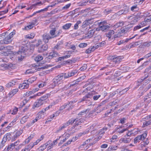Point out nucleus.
I'll list each match as a JSON object with an SVG mask.
<instances>
[{"label": "nucleus", "mask_w": 151, "mask_h": 151, "mask_svg": "<svg viewBox=\"0 0 151 151\" xmlns=\"http://www.w3.org/2000/svg\"><path fill=\"white\" fill-rule=\"evenodd\" d=\"M65 73L60 74L56 76L53 80V83H52L54 87L59 85L61 83V80L63 78H66V76H65Z\"/></svg>", "instance_id": "nucleus-1"}, {"label": "nucleus", "mask_w": 151, "mask_h": 151, "mask_svg": "<svg viewBox=\"0 0 151 151\" xmlns=\"http://www.w3.org/2000/svg\"><path fill=\"white\" fill-rule=\"evenodd\" d=\"M15 34V31H13L9 34L3 40L0 41V43L1 44H8L11 43L12 41V38Z\"/></svg>", "instance_id": "nucleus-2"}, {"label": "nucleus", "mask_w": 151, "mask_h": 151, "mask_svg": "<svg viewBox=\"0 0 151 151\" xmlns=\"http://www.w3.org/2000/svg\"><path fill=\"white\" fill-rule=\"evenodd\" d=\"M147 131H145L142 134L138 135L134 138V143L136 144L139 143L140 141L144 140L147 137Z\"/></svg>", "instance_id": "nucleus-3"}, {"label": "nucleus", "mask_w": 151, "mask_h": 151, "mask_svg": "<svg viewBox=\"0 0 151 151\" xmlns=\"http://www.w3.org/2000/svg\"><path fill=\"white\" fill-rule=\"evenodd\" d=\"M140 18L139 15H134L127 17V19L129 20L132 24H134L136 23L139 19Z\"/></svg>", "instance_id": "nucleus-4"}, {"label": "nucleus", "mask_w": 151, "mask_h": 151, "mask_svg": "<svg viewBox=\"0 0 151 151\" xmlns=\"http://www.w3.org/2000/svg\"><path fill=\"white\" fill-rule=\"evenodd\" d=\"M25 50L24 48H21L17 52L15 53V54L17 56L19 60H21L24 58L25 55Z\"/></svg>", "instance_id": "nucleus-5"}, {"label": "nucleus", "mask_w": 151, "mask_h": 151, "mask_svg": "<svg viewBox=\"0 0 151 151\" xmlns=\"http://www.w3.org/2000/svg\"><path fill=\"white\" fill-rule=\"evenodd\" d=\"M42 111H40L39 113L35 118L30 121V122L27 123L26 124V126L28 127H29L32 125L35 122H37L38 120L42 118Z\"/></svg>", "instance_id": "nucleus-6"}, {"label": "nucleus", "mask_w": 151, "mask_h": 151, "mask_svg": "<svg viewBox=\"0 0 151 151\" xmlns=\"http://www.w3.org/2000/svg\"><path fill=\"white\" fill-rule=\"evenodd\" d=\"M83 122V121H81L80 120V119H72L69 120L66 123L64 124L66 125L67 127L74 122H75V124L76 125H78L80 124V123L82 122Z\"/></svg>", "instance_id": "nucleus-7"}, {"label": "nucleus", "mask_w": 151, "mask_h": 151, "mask_svg": "<svg viewBox=\"0 0 151 151\" xmlns=\"http://www.w3.org/2000/svg\"><path fill=\"white\" fill-rule=\"evenodd\" d=\"M109 60L114 62L119 63L123 58V56H110L109 57Z\"/></svg>", "instance_id": "nucleus-8"}, {"label": "nucleus", "mask_w": 151, "mask_h": 151, "mask_svg": "<svg viewBox=\"0 0 151 151\" xmlns=\"http://www.w3.org/2000/svg\"><path fill=\"white\" fill-rule=\"evenodd\" d=\"M63 1H57V3H55L54 4H53L51 5H49L47 7L45 8V9H43L40 10L38 11H37L36 12H34L32 15H31V16H33L34 15H35L36 13H39L40 12H43V11H46L47 10L48 8L50 7H52L53 6H55V5L58 4L59 3L62 2Z\"/></svg>", "instance_id": "nucleus-9"}, {"label": "nucleus", "mask_w": 151, "mask_h": 151, "mask_svg": "<svg viewBox=\"0 0 151 151\" xmlns=\"http://www.w3.org/2000/svg\"><path fill=\"white\" fill-rule=\"evenodd\" d=\"M73 101H70L69 103L67 104H65L64 105L61 106L60 109V110H62L66 107L68 108V110H70L71 109L73 108Z\"/></svg>", "instance_id": "nucleus-10"}, {"label": "nucleus", "mask_w": 151, "mask_h": 151, "mask_svg": "<svg viewBox=\"0 0 151 151\" xmlns=\"http://www.w3.org/2000/svg\"><path fill=\"white\" fill-rule=\"evenodd\" d=\"M100 30L102 31H104L108 28L109 26L107 25L106 22L104 21L101 22L99 24Z\"/></svg>", "instance_id": "nucleus-11"}, {"label": "nucleus", "mask_w": 151, "mask_h": 151, "mask_svg": "<svg viewBox=\"0 0 151 151\" xmlns=\"http://www.w3.org/2000/svg\"><path fill=\"white\" fill-rule=\"evenodd\" d=\"M42 37L43 41L45 43H47L49 40L52 39V37H51L50 35L47 33L44 34L42 35Z\"/></svg>", "instance_id": "nucleus-12"}, {"label": "nucleus", "mask_w": 151, "mask_h": 151, "mask_svg": "<svg viewBox=\"0 0 151 151\" xmlns=\"http://www.w3.org/2000/svg\"><path fill=\"white\" fill-rule=\"evenodd\" d=\"M73 133V132H72L68 130L66 132H65L63 135V136L64 137L65 139H64L63 140H62L61 142L62 143L65 142V140L69 137L70 134H71L72 133Z\"/></svg>", "instance_id": "nucleus-13"}, {"label": "nucleus", "mask_w": 151, "mask_h": 151, "mask_svg": "<svg viewBox=\"0 0 151 151\" xmlns=\"http://www.w3.org/2000/svg\"><path fill=\"white\" fill-rule=\"evenodd\" d=\"M20 141L19 140L15 142L14 143H12L9 145L7 147V149L9 150L11 149H13L16 146L18 145Z\"/></svg>", "instance_id": "nucleus-14"}, {"label": "nucleus", "mask_w": 151, "mask_h": 151, "mask_svg": "<svg viewBox=\"0 0 151 151\" xmlns=\"http://www.w3.org/2000/svg\"><path fill=\"white\" fill-rule=\"evenodd\" d=\"M29 87V85L28 83L25 82V80L24 81L23 83L20 84L19 86V88L21 89H27Z\"/></svg>", "instance_id": "nucleus-15"}, {"label": "nucleus", "mask_w": 151, "mask_h": 151, "mask_svg": "<svg viewBox=\"0 0 151 151\" xmlns=\"http://www.w3.org/2000/svg\"><path fill=\"white\" fill-rule=\"evenodd\" d=\"M77 72V70H75L72 71L70 72H69L68 73H65V76H66V78L75 75Z\"/></svg>", "instance_id": "nucleus-16"}, {"label": "nucleus", "mask_w": 151, "mask_h": 151, "mask_svg": "<svg viewBox=\"0 0 151 151\" xmlns=\"http://www.w3.org/2000/svg\"><path fill=\"white\" fill-rule=\"evenodd\" d=\"M146 119H151V114L147 116H146ZM150 124H151V119L148 121H145L143 123V125L144 127L147 126Z\"/></svg>", "instance_id": "nucleus-17"}, {"label": "nucleus", "mask_w": 151, "mask_h": 151, "mask_svg": "<svg viewBox=\"0 0 151 151\" xmlns=\"http://www.w3.org/2000/svg\"><path fill=\"white\" fill-rule=\"evenodd\" d=\"M44 103L40 99L37 101L35 102L33 105V107L35 108V107H38L42 105Z\"/></svg>", "instance_id": "nucleus-18"}, {"label": "nucleus", "mask_w": 151, "mask_h": 151, "mask_svg": "<svg viewBox=\"0 0 151 151\" xmlns=\"http://www.w3.org/2000/svg\"><path fill=\"white\" fill-rule=\"evenodd\" d=\"M48 46L46 44H44L38 48V51L39 52H41L46 50L48 48Z\"/></svg>", "instance_id": "nucleus-19"}, {"label": "nucleus", "mask_w": 151, "mask_h": 151, "mask_svg": "<svg viewBox=\"0 0 151 151\" xmlns=\"http://www.w3.org/2000/svg\"><path fill=\"white\" fill-rule=\"evenodd\" d=\"M18 91V89L17 88L15 89L12 90L8 94L9 97L11 98Z\"/></svg>", "instance_id": "nucleus-20"}, {"label": "nucleus", "mask_w": 151, "mask_h": 151, "mask_svg": "<svg viewBox=\"0 0 151 151\" xmlns=\"http://www.w3.org/2000/svg\"><path fill=\"white\" fill-rule=\"evenodd\" d=\"M56 31V29L55 28H54L51 30L50 32V36L52 37V38L57 37V35H56V33L55 32Z\"/></svg>", "instance_id": "nucleus-21"}, {"label": "nucleus", "mask_w": 151, "mask_h": 151, "mask_svg": "<svg viewBox=\"0 0 151 151\" xmlns=\"http://www.w3.org/2000/svg\"><path fill=\"white\" fill-rule=\"evenodd\" d=\"M51 94V93L46 94L41 97L39 99L44 103L45 102V101L50 96Z\"/></svg>", "instance_id": "nucleus-22"}, {"label": "nucleus", "mask_w": 151, "mask_h": 151, "mask_svg": "<svg viewBox=\"0 0 151 151\" xmlns=\"http://www.w3.org/2000/svg\"><path fill=\"white\" fill-rule=\"evenodd\" d=\"M59 55L58 53L55 52H52L49 54L48 56L49 59L52 58L54 57H56L59 56Z\"/></svg>", "instance_id": "nucleus-23"}, {"label": "nucleus", "mask_w": 151, "mask_h": 151, "mask_svg": "<svg viewBox=\"0 0 151 151\" xmlns=\"http://www.w3.org/2000/svg\"><path fill=\"white\" fill-rule=\"evenodd\" d=\"M36 78L35 77L31 78L27 80H25V82L28 83L29 85V84L32 83L36 80Z\"/></svg>", "instance_id": "nucleus-24"}, {"label": "nucleus", "mask_w": 151, "mask_h": 151, "mask_svg": "<svg viewBox=\"0 0 151 151\" xmlns=\"http://www.w3.org/2000/svg\"><path fill=\"white\" fill-rule=\"evenodd\" d=\"M13 49V47L12 46H9L6 47H4L3 50L6 52V53H9L8 52H9Z\"/></svg>", "instance_id": "nucleus-25"}, {"label": "nucleus", "mask_w": 151, "mask_h": 151, "mask_svg": "<svg viewBox=\"0 0 151 151\" xmlns=\"http://www.w3.org/2000/svg\"><path fill=\"white\" fill-rule=\"evenodd\" d=\"M124 24L123 21L119 22L115 24L113 27V29H115L119 27H122L123 25Z\"/></svg>", "instance_id": "nucleus-26"}, {"label": "nucleus", "mask_w": 151, "mask_h": 151, "mask_svg": "<svg viewBox=\"0 0 151 151\" xmlns=\"http://www.w3.org/2000/svg\"><path fill=\"white\" fill-rule=\"evenodd\" d=\"M22 130H18L17 131L13 137V140H15L22 133Z\"/></svg>", "instance_id": "nucleus-27"}, {"label": "nucleus", "mask_w": 151, "mask_h": 151, "mask_svg": "<svg viewBox=\"0 0 151 151\" xmlns=\"http://www.w3.org/2000/svg\"><path fill=\"white\" fill-rule=\"evenodd\" d=\"M66 127V125L64 124H63L61 125L59 128L57 129L55 132L56 133H58L59 132H61Z\"/></svg>", "instance_id": "nucleus-28"}, {"label": "nucleus", "mask_w": 151, "mask_h": 151, "mask_svg": "<svg viewBox=\"0 0 151 151\" xmlns=\"http://www.w3.org/2000/svg\"><path fill=\"white\" fill-rule=\"evenodd\" d=\"M34 25V23H31L29 25L25 27L23 29V30H29L32 28Z\"/></svg>", "instance_id": "nucleus-29"}, {"label": "nucleus", "mask_w": 151, "mask_h": 151, "mask_svg": "<svg viewBox=\"0 0 151 151\" xmlns=\"http://www.w3.org/2000/svg\"><path fill=\"white\" fill-rule=\"evenodd\" d=\"M34 135L33 134H31L27 139H26L24 140V142L25 144H27L29 143L31 139L34 137Z\"/></svg>", "instance_id": "nucleus-30"}, {"label": "nucleus", "mask_w": 151, "mask_h": 151, "mask_svg": "<svg viewBox=\"0 0 151 151\" xmlns=\"http://www.w3.org/2000/svg\"><path fill=\"white\" fill-rule=\"evenodd\" d=\"M16 83V82L15 81H12L9 83H7L6 85V86L7 88H9L15 85Z\"/></svg>", "instance_id": "nucleus-31"}, {"label": "nucleus", "mask_w": 151, "mask_h": 151, "mask_svg": "<svg viewBox=\"0 0 151 151\" xmlns=\"http://www.w3.org/2000/svg\"><path fill=\"white\" fill-rule=\"evenodd\" d=\"M92 93H89L84 96L82 99V100L83 101L87 100L88 98H91L92 97Z\"/></svg>", "instance_id": "nucleus-32"}, {"label": "nucleus", "mask_w": 151, "mask_h": 151, "mask_svg": "<svg viewBox=\"0 0 151 151\" xmlns=\"http://www.w3.org/2000/svg\"><path fill=\"white\" fill-rule=\"evenodd\" d=\"M92 93H89L84 96L82 99V100L83 101L87 100L88 98H91L92 97Z\"/></svg>", "instance_id": "nucleus-33"}, {"label": "nucleus", "mask_w": 151, "mask_h": 151, "mask_svg": "<svg viewBox=\"0 0 151 151\" xmlns=\"http://www.w3.org/2000/svg\"><path fill=\"white\" fill-rule=\"evenodd\" d=\"M92 93H89L84 96L82 99V100L83 101L87 100L88 98H91L92 97Z\"/></svg>", "instance_id": "nucleus-34"}, {"label": "nucleus", "mask_w": 151, "mask_h": 151, "mask_svg": "<svg viewBox=\"0 0 151 151\" xmlns=\"http://www.w3.org/2000/svg\"><path fill=\"white\" fill-rule=\"evenodd\" d=\"M92 93H89L84 96L82 99V100L83 101L87 100L88 98H91L92 97Z\"/></svg>", "instance_id": "nucleus-35"}, {"label": "nucleus", "mask_w": 151, "mask_h": 151, "mask_svg": "<svg viewBox=\"0 0 151 151\" xmlns=\"http://www.w3.org/2000/svg\"><path fill=\"white\" fill-rule=\"evenodd\" d=\"M117 146H110L108 148V150L109 151H114L117 150Z\"/></svg>", "instance_id": "nucleus-36"}, {"label": "nucleus", "mask_w": 151, "mask_h": 151, "mask_svg": "<svg viewBox=\"0 0 151 151\" xmlns=\"http://www.w3.org/2000/svg\"><path fill=\"white\" fill-rule=\"evenodd\" d=\"M34 69L33 68L32 69H30L27 70L25 72L26 74H29L30 73H34L35 72H36L37 71L36 69L34 68L35 70H34Z\"/></svg>", "instance_id": "nucleus-37"}, {"label": "nucleus", "mask_w": 151, "mask_h": 151, "mask_svg": "<svg viewBox=\"0 0 151 151\" xmlns=\"http://www.w3.org/2000/svg\"><path fill=\"white\" fill-rule=\"evenodd\" d=\"M114 32L113 30H111L107 34L106 36L109 38V39H110L114 33Z\"/></svg>", "instance_id": "nucleus-38"}, {"label": "nucleus", "mask_w": 151, "mask_h": 151, "mask_svg": "<svg viewBox=\"0 0 151 151\" xmlns=\"http://www.w3.org/2000/svg\"><path fill=\"white\" fill-rule=\"evenodd\" d=\"M28 117L27 116H24L20 120V122L21 124H23L26 122L27 119L28 118Z\"/></svg>", "instance_id": "nucleus-39"}, {"label": "nucleus", "mask_w": 151, "mask_h": 151, "mask_svg": "<svg viewBox=\"0 0 151 151\" xmlns=\"http://www.w3.org/2000/svg\"><path fill=\"white\" fill-rule=\"evenodd\" d=\"M121 141L124 142V143H126L129 142L131 141V139L130 138H122Z\"/></svg>", "instance_id": "nucleus-40"}, {"label": "nucleus", "mask_w": 151, "mask_h": 151, "mask_svg": "<svg viewBox=\"0 0 151 151\" xmlns=\"http://www.w3.org/2000/svg\"><path fill=\"white\" fill-rule=\"evenodd\" d=\"M71 25V23H67L63 26V28L65 29H67L70 28Z\"/></svg>", "instance_id": "nucleus-41"}, {"label": "nucleus", "mask_w": 151, "mask_h": 151, "mask_svg": "<svg viewBox=\"0 0 151 151\" xmlns=\"http://www.w3.org/2000/svg\"><path fill=\"white\" fill-rule=\"evenodd\" d=\"M43 59L42 56L41 55H38L35 58V60L37 62H39Z\"/></svg>", "instance_id": "nucleus-42"}, {"label": "nucleus", "mask_w": 151, "mask_h": 151, "mask_svg": "<svg viewBox=\"0 0 151 151\" xmlns=\"http://www.w3.org/2000/svg\"><path fill=\"white\" fill-rule=\"evenodd\" d=\"M35 36L34 33H31L29 34H28L26 36V37L27 38L33 39Z\"/></svg>", "instance_id": "nucleus-43"}, {"label": "nucleus", "mask_w": 151, "mask_h": 151, "mask_svg": "<svg viewBox=\"0 0 151 151\" xmlns=\"http://www.w3.org/2000/svg\"><path fill=\"white\" fill-rule=\"evenodd\" d=\"M101 44V43H97L95 44L94 46H92L93 49H94V50H95L96 49L98 48L99 47L102 46V45Z\"/></svg>", "instance_id": "nucleus-44"}, {"label": "nucleus", "mask_w": 151, "mask_h": 151, "mask_svg": "<svg viewBox=\"0 0 151 151\" xmlns=\"http://www.w3.org/2000/svg\"><path fill=\"white\" fill-rule=\"evenodd\" d=\"M147 20H145L144 21L140 23V25L141 27H143L148 24V21Z\"/></svg>", "instance_id": "nucleus-45"}, {"label": "nucleus", "mask_w": 151, "mask_h": 151, "mask_svg": "<svg viewBox=\"0 0 151 151\" xmlns=\"http://www.w3.org/2000/svg\"><path fill=\"white\" fill-rule=\"evenodd\" d=\"M48 144L46 143L45 145H44L40 147L39 148V151H42L44 150L46 148V146Z\"/></svg>", "instance_id": "nucleus-46"}, {"label": "nucleus", "mask_w": 151, "mask_h": 151, "mask_svg": "<svg viewBox=\"0 0 151 151\" xmlns=\"http://www.w3.org/2000/svg\"><path fill=\"white\" fill-rule=\"evenodd\" d=\"M94 51V49H93L92 47H91L86 50V53L88 54L91 53L92 52H93Z\"/></svg>", "instance_id": "nucleus-47"}, {"label": "nucleus", "mask_w": 151, "mask_h": 151, "mask_svg": "<svg viewBox=\"0 0 151 151\" xmlns=\"http://www.w3.org/2000/svg\"><path fill=\"white\" fill-rule=\"evenodd\" d=\"M81 23V21H78L75 24L74 26V29H77L78 28V25Z\"/></svg>", "instance_id": "nucleus-48"}, {"label": "nucleus", "mask_w": 151, "mask_h": 151, "mask_svg": "<svg viewBox=\"0 0 151 151\" xmlns=\"http://www.w3.org/2000/svg\"><path fill=\"white\" fill-rule=\"evenodd\" d=\"M8 140H9L11 139L12 136L11 134L10 133H7L4 135Z\"/></svg>", "instance_id": "nucleus-49"}, {"label": "nucleus", "mask_w": 151, "mask_h": 151, "mask_svg": "<svg viewBox=\"0 0 151 151\" xmlns=\"http://www.w3.org/2000/svg\"><path fill=\"white\" fill-rule=\"evenodd\" d=\"M25 147L30 150L33 147V145L32 142H31L29 144L25 146Z\"/></svg>", "instance_id": "nucleus-50"}, {"label": "nucleus", "mask_w": 151, "mask_h": 151, "mask_svg": "<svg viewBox=\"0 0 151 151\" xmlns=\"http://www.w3.org/2000/svg\"><path fill=\"white\" fill-rule=\"evenodd\" d=\"M139 45L138 42H136L133 43V44H130V48H132L134 47Z\"/></svg>", "instance_id": "nucleus-51"}, {"label": "nucleus", "mask_w": 151, "mask_h": 151, "mask_svg": "<svg viewBox=\"0 0 151 151\" xmlns=\"http://www.w3.org/2000/svg\"><path fill=\"white\" fill-rule=\"evenodd\" d=\"M71 4L69 3L66 5L65 6H63L62 9L63 10H66L68 9L71 6Z\"/></svg>", "instance_id": "nucleus-52"}, {"label": "nucleus", "mask_w": 151, "mask_h": 151, "mask_svg": "<svg viewBox=\"0 0 151 151\" xmlns=\"http://www.w3.org/2000/svg\"><path fill=\"white\" fill-rule=\"evenodd\" d=\"M87 45V43H81L79 45V47L81 48L84 47Z\"/></svg>", "instance_id": "nucleus-53"}, {"label": "nucleus", "mask_w": 151, "mask_h": 151, "mask_svg": "<svg viewBox=\"0 0 151 151\" xmlns=\"http://www.w3.org/2000/svg\"><path fill=\"white\" fill-rule=\"evenodd\" d=\"M18 110V108L17 107H15L13 109L12 112V114L14 115L17 114Z\"/></svg>", "instance_id": "nucleus-54"}, {"label": "nucleus", "mask_w": 151, "mask_h": 151, "mask_svg": "<svg viewBox=\"0 0 151 151\" xmlns=\"http://www.w3.org/2000/svg\"><path fill=\"white\" fill-rule=\"evenodd\" d=\"M5 62H2V63H0V66L2 67H4L5 68H8V65L6 64L5 63Z\"/></svg>", "instance_id": "nucleus-55"}, {"label": "nucleus", "mask_w": 151, "mask_h": 151, "mask_svg": "<svg viewBox=\"0 0 151 151\" xmlns=\"http://www.w3.org/2000/svg\"><path fill=\"white\" fill-rule=\"evenodd\" d=\"M151 42H144L143 43V45L144 46L148 47L150 46L151 45Z\"/></svg>", "instance_id": "nucleus-56"}, {"label": "nucleus", "mask_w": 151, "mask_h": 151, "mask_svg": "<svg viewBox=\"0 0 151 151\" xmlns=\"http://www.w3.org/2000/svg\"><path fill=\"white\" fill-rule=\"evenodd\" d=\"M46 84L45 83L42 82L38 85V87L39 88H42L45 86H46Z\"/></svg>", "instance_id": "nucleus-57"}, {"label": "nucleus", "mask_w": 151, "mask_h": 151, "mask_svg": "<svg viewBox=\"0 0 151 151\" xmlns=\"http://www.w3.org/2000/svg\"><path fill=\"white\" fill-rule=\"evenodd\" d=\"M90 20H88L85 21L83 22V26H84L85 25H88L90 23Z\"/></svg>", "instance_id": "nucleus-58"}, {"label": "nucleus", "mask_w": 151, "mask_h": 151, "mask_svg": "<svg viewBox=\"0 0 151 151\" xmlns=\"http://www.w3.org/2000/svg\"><path fill=\"white\" fill-rule=\"evenodd\" d=\"M59 101V100H56L55 101H53L50 104V105H52V106L57 104Z\"/></svg>", "instance_id": "nucleus-59"}, {"label": "nucleus", "mask_w": 151, "mask_h": 151, "mask_svg": "<svg viewBox=\"0 0 151 151\" xmlns=\"http://www.w3.org/2000/svg\"><path fill=\"white\" fill-rule=\"evenodd\" d=\"M43 4V3H42L41 1H39L36 4H33V6H40Z\"/></svg>", "instance_id": "nucleus-60"}, {"label": "nucleus", "mask_w": 151, "mask_h": 151, "mask_svg": "<svg viewBox=\"0 0 151 151\" xmlns=\"http://www.w3.org/2000/svg\"><path fill=\"white\" fill-rule=\"evenodd\" d=\"M87 111V110H83V111H81L79 113L78 115H85L86 113V112Z\"/></svg>", "instance_id": "nucleus-61"}, {"label": "nucleus", "mask_w": 151, "mask_h": 151, "mask_svg": "<svg viewBox=\"0 0 151 151\" xmlns=\"http://www.w3.org/2000/svg\"><path fill=\"white\" fill-rule=\"evenodd\" d=\"M58 11V10L57 9H55L52 10V11H51L50 13L49 14H55Z\"/></svg>", "instance_id": "nucleus-62"}, {"label": "nucleus", "mask_w": 151, "mask_h": 151, "mask_svg": "<svg viewBox=\"0 0 151 151\" xmlns=\"http://www.w3.org/2000/svg\"><path fill=\"white\" fill-rule=\"evenodd\" d=\"M145 0H135V3L138 4H141Z\"/></svg>", "instance_id": "nucleus-63"}, {"label": "nucleus", "mask_w": 151, "mask_h": 151, "mask_svg": "<svg viewBox=\"0 0 151 151\" xmlns=\"http://www.w3.org/2000/svg\"><path fill=\"white\" fill-rule=\"evenodd\" d=\"M151 56V52H150V53L145 55L144 56V58H148L150 57Z\"/></svg>", "instance_id": "nucleus-64"}]
</instances>
